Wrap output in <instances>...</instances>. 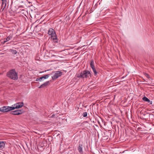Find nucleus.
Here are the masks:
<instances>
[{"mask_svg":"<svg viewBox=\"0 0 154 154\" xmlns=\"http://www.w3.org/2000/svg\"><path fill=\"white\" fill-rule=\"evenodd\" d=\"M24 105L23 102H19L12 105L11 106H3L0 108V111L5 112L12 110L16 109L21 108Z\"/></svg>","mask_w":154,"mask_h":154,"instance_id":"nucleus-1","label":"nucleus"},{"mask_svg":"<svg viewBox=\"0 0 154 154\" xmlns=\"http://www.w3.org/2000/svg\"><path fill=\"white\" fill-rule=\"evenodd\" d=\"M7 75L8 77L14 80H17L18 78L17 73L15 69L10 70L7 73Z\"/></svg>","mask_w":154,"mask_h":154,"instance_id":"nucleus-2","label":"nucleus"},{"mask_svg":"<svg viewBox=\"0 0 154 154\" xmlns=\"http://www.w3.org/2000/svg\"><path fill=\"white\" fill-rule=\"evenodd\" d=\"M91 74L90 71L85 70L82 72L80 75L78 76V77L79 78H87L91 75Z\"/></svg>","mask_w":154,"mask_h":154,"instance_id":"nucleus-3","label":"nucleus"},{"mask_svg":"<svg viewBox=\"0 0 154 154\" xmlns=\"http://www.w3.org/2000/svg\"><path fill=\"white\" fill-rule=\"evenodd\" d=\"M48 34L49 35H51V38L53 39L54 41L57 40V38L56 34L54 30L52 28H50L48 31Z\"/></svg>","mask_w":154,"mask_h":154,"instance_id":"nucleus-4","label":"nucleus"},{"mask_svg":"<svg viewBox=\"0 0 154 154\" xmlns=\"http://www.w3.org/2000/svg\"><path fill=\"white\" fill-rule=\"evenodd\" d=\"M51 74L53 75L52 79L55 80L60 76L62 75V73L60 71H56L53 72Z\"/></svg>","mask_w":154,"mask_h":154,"instance_id":"nucleus-5","label":"nucleus"},{"mask_svg":"<svg viewBox=\"0 0 154 154\" xmlns=\"http://www.w3.org/2000/svg\"><path fill=\"white\" fill-rule=\"evenodd\" d=\"M22 112V110L18 109L17 110L11 111V114L14 115H19L21 114Z\"/></svg>","mask_w":154,"mask_h":154,"instance_id":"nucleus-6","label":"nucleus"},{"mask_svg":"<svg viewBox=\"0 0 154 154\" xmlns=\"http://www.w3.org/2000/svg\"><path fill=\"white\" fill-rule=\"evenodd\" d=\"M142 100L144 101L147 102L149 103V104H152V101L149 100L146 97L144 96L142 98Z\"/></svg>","mask_w":154,"mask_h":154,"instance_id":"nucleus-7","label":"nucleus"},{"mask_svg":"<svg viewBox=\"0 0 154 154\" xmlns=\"http://www.w3.org/2000/svg\"><path fill=\"white\" fill-rule=\"evenodd\" d=\"M12 35H9L6 38H5L4 40V42L5 43L12 38Z\"/></svg>","mask_w":154,"mask_h":154,"instance_id":"nucleus-8","label":"nucleus"},{"mask_svg":"<svg viewBox=\"0 0 154 154\" xmlns=\"http://www.w3.org/2000/svg\"><path fill=\"white\" fill-rule=\"evenodd\" d=\"M49 83V81L46 82L44 83V84H42V85H41L39 87V88H43L45 87H46L48 84Z\"/></svg>","mask_w":154,"mask_h":154,"instance_id":"nucleus-9","label":"nucleus"},{"mask_svg":"<svg viewBox=\"0 0 154 154\" xmlns=\"http://www.w3.org/2000/svg\"><path fill=\"white\" fill-rule=\"evenodd\" d=\"M5 146V143L3 141H0V148L3 149Z\"/></svg>","mask_w":154,"mask_h":154,"instance_id":"nucleus-10","label":"nucleus"},{"mask_svg":"<svg viewBox=\"0 0 154 154\" xmlns=\"http://www.w3.org/2000/svg\"><path fill=\"white\" fill-rule=\"evenodd\" d=\"M49 76V74H47L46 75H45L44 76L40 77V79L42 80L43 79H46L48 78Z\"/></svg>","mask_w":154,"mask_h":154,"instance_id":"nucleus-11","label":"nucleus"},{"mask_svg":"<svg viewBox=\"0 0 154 154\" xmlns=\"http://www.w3.org/2000/svg\"><path fill=\"white\" fill-rule=\"evenodd\" d=\"M90 65L91 68L94 67V61L93 60H91Z\"/></svg>","mask_w":154,"mask_h":154,"instance_id":"nucleus-12","label":"nucleus"},{"mask_svg":"<svg viewBox=\"0 0 154 154\" xmlns=\"http://www.w3.org/2000/svg\"><path fill=\"white\" fill-rule=\"evenodd\" d=\"M91 69H92L93 70V71L94 73V75H96L97 74V72L95 69V67L92 68Z\"/></svg>","mask_w":154,"mask_h":154,"instance_id":"nucleus-13","label":"nucleus"},{"mask_svg":"<svg viewBox=\"0 0 154 154\" xmlns=\"http://www.w3.org/2000/svg\"><path fill=\"white\" fill-rule=\"evenodd\" d=\"M78 150H79V151L80 153H82V147L80 146H79V148H78Z\"/></svg>","mask_w":154,"mask_h":154,"instance_id":"nucleus-14","label":"nucleus"},{"mask_svg":"<svg viewBox=\"0 0 154 154\" xmlns=\"http://www.w3.org/2000/svg\"><path fill=\"white\" fill-rule=\"evenodd\" d=\"M88 115V113L87 112H84L83 113L82 115L84 117H86Z\"/></svg>","mask_w":154,"mask_h":154,"instance_id":"nucleus-15","label":"nucleus"},{"mask_svg":"<svg viewBox=\"0 0 154 154\" xmlns=\"http://www.w3.org/2000/svg\"><path fill=\"white\" fill-rule=\"evenodd\" d=\"M11 52L13 54H16L17 53V51L15 50H11Z\"/></svg>","mask_w":154,"mask_h":154,"instance_id":"nucleus-16","label":"nucleus"},{"mask_svg":"<svg viewBox=\"0 0 154 154\" xmlns=\"http://www.w3.org/2000/svg\"><path fill=\"white\" fill-rule=\"evenodd\" d=\"M40 78V77L38 78H37L36 79V81H42V80Z\"/></svg>","mask_w":154,"mask_h":154,"instance_id":"nucleus-17","label":"nucleus"},{"mask_svg":"<svg viewBox=\"0 0 154 154\" xmlns=\"http://www.w3.org/2000/svg\"><path fill=\"white\" fill-rule=\"evenodd\" d=\"M54 116H55V115L53 114L52 115V116L51 117V118H53V117H54Z\"/></svg>","mask_w":154,"mask_h":154,"instance_id":"nucleus-18","label":"nucleus"},{"mask_svg":"<svg viewBox=\"0 0 154 154\" xmlns=\"http://www.w3.org/2000/svg\"><path fill=\"white\" fill-rule=\"evenodd\" d=\"M147 77L149 78V75H147Z\"/></svg>","mask_w":154,"mask_h":154,"instance_id":"nucleus-19","label":"nucleus"}]
</instances>
